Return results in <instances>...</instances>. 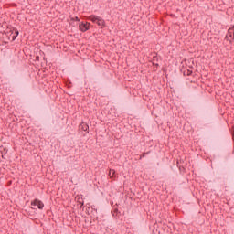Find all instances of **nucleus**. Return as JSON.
Masks as SVG:
<instances>
[{
    "instance_id": "obj_4",
    "label": "nucleus",
    "mask_w": 234,
    "mask_h": 234,
    "mask_svg": "<svg viewBox=\"0 0 234 234\" xmlns=\"http://www.w3.org/2000/svg\"><path fill=\"white\" fill-rule=\"evenodd\" d=\"M97 25L99 27H105V20H103V18L100 17L99 20H98Z\"/></svg>"
},
{
    "instance_id": "obj_1",
    "label": "nucleus",
    "mask_w": 234,
    "mask_h": 234,
    "mask_svg": "<svg viewBox=\"0 0 234 234\" xmlns=\"http://www.w3.org/2000/svg\"><path fill=\"white\" fill-rule=\"evenodd\" d=\"M79 28L81 32H87V30H89V28H90V23L89 22H81L79 24Z\"/></svg>"
},
{
    "instance_id": "obj_10",
    "label": "nucleus",
    "mask_w": 234,
    "mask_h": 234,
    "mask_svg": "<svg viewBox=\"0 0 234 234\" xmlns=\"http://www.w3.org/2000/svg\"><path fill=\"white\" fill-rule=\"evenodd\" d=\"M16 36H19V31L16 30Z\"/></svg>"
},
{
    "instance_id": "obj_7",
    "label": "nucleus",
    "mask_w": 234,
    "mask_h": 234,
    "mask_svg": "<svg viewBox=\"0 0 234 234\" xmlns=\"http://www.w3.org/2000/svg\"><path fill=\"white\" fill-rule=\"evenodd\" d=\"M3 147H0V156H2V158H5V154H3Z\"/></svg>"
},
{
    "instance_id": "obj_6",
    "label": "nucleus",
    "mask_w": 234,
    "mask_h": 234,
    "mask_svg": "<svg viewBox=\"0 0 234 234\" xmlns=\"http://www.w3.org/2000/svg\"><path fill=\"white\" fill-rule=\"evenodd\" d=\"M115 171L114 170H110V173H109V176L110 178H113L114 177V175H115Z\"/></svg>"
},
{
    "instance_id": "obj_2",
    "label": "nucleus",
    "mask_w": 234,
    "mask_h": 234,
    "mask_svg": "<svg viewBox=\"0 0 234 234\" xmlns=\"http://www.w3.org/2000/svg\"><path fill=\"white\" fill-rule=\"evenodd\" d=\"M31 206H37L38 207V209H43V207H45V205L43 204V202H41L40 200H34L31 203Z\"/></svg>"
},
{
    "instance_id": "obj_9",
    "label": "nucleus",
    "mask_w": 234,
    "mask_h": 234,
    "mask_svg": "<svg viewBox=\"0 0 234 234\" xmlns=\"http://www.w3.org/2000/svg\"><path fill=\"white\" fill-rule=\"evenodd\" d=\"M73 21H80V18H78V16H76L75 18H73Z\"/></svg>"
},
{
    "instance_id": "obj_11",
    "label": "nucleus",
    "mask_w": 234,
    "mask_h": 234,
    "mask_svg": "<svg viewBox=\"0 0 234 234\" xmlns=\"http://www.w3.org/2000/svg\"><path fill=\"white\" fill-rule=\"evenodd\" d=\"M13 39H16V37H13Z\"/></svg>"
},
{
    "instance_id": "obj_8",
    "label": "nucleus",
    "mask_w": 234,
    "mask_h": 234,
    "mask_svg": "<svg viewBox=\"0 0 234 234\" xmlns=\"http://www.w3.org/2000/svg\"><path fill=\"white\" fill-rule=\"evenodd\" d=\"M83 129H84V131H87V129H89V126L87 124H84Z\"/></svg>"
},
{
    "instance_id": "obj_5",
    "label": "nucleus",
    "mask_w": 234,
    "mask_h": 234,
    "mask_svg": "<svg viewBox=\"0 0 234 234\" xmlns=\"http://www.w3.org/2000/svg\"><path fill=\"white\" fill-rule=\"evenodd\" d=\"M77 202H79V204H81V206H83V197L81 196H78L76 197Z\"/></svg>"
},
{
    "instance_id": "obj_3",
    "label": "nucleus",
    "mask_w": 234,
    "mask_h": 234,
    "mask_svg": "<svg viewBox=\"0 0 234 234\" xmlns=\"http://www.w3.org/2000/svg\"><path fill=\"white\" fill-rule=\"evenodd\" d=\"M90 21H92V23H96L98 25V21H100V16H89Z\"/></svg>"
}]
</instances>
